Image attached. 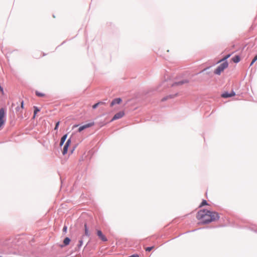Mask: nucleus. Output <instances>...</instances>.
<instances>
[{"mask_svg":"<svg viewBox=\"0 0 257 257\" xmlns=\"http://www.w3.org/2000/svg\"><path fill=\"white\" fill-rule=\"evenodd\" d=\"M196 218L198 220H200L202 223L207 224L218 220L219 216L216 212L202 209L198 212Z\"/></svg>","mask_w":257,"mask_h":257,"instance_id":"nucleus-1","label":"nucleus"},{"mask_svg":"<svg viewBox=\"0 0 257 257\" xmlns=\"http://www.w3.org/2000/svg\"><path fill=\"white\" fill-rule=\"evenodd\" d=\"M228 66V64L227 61H224L220 65H219L214 71V73L217 75H220L225 69H226Z\"/></svg>","mask_w":257,"mask_h":257,"instance_id":"nucleus-2","label":"nucleus"},{"mask_svg":"<svg viewBox=\"0 0 257 257\" xmlns=\"http://www.w3.org/2000/svg\"><path fill=\"white\" fill-rule=\"evenodd\" d=\"M5 110L3 108L0 109V122L1 124H4L5 119Z\"/></svg>","mask_w":257,"mask_h":257,"instance_id":"nucleus-3","label":"nucleus"},{"mask_svg":"<svg viewBox=\"0 0 257 257\" xmlns=\"http://www.w3.org/2000/svg\"><path fill=\"white\" fill-rule=\"evenodd\" d=\"M97 234L99 238L102 240L103 241H106L107 240V238L105 237L104 235L103 234L101 231L98 230H97Z\"/></svg>","mask_w":257,"mask_h":257,"instance_id":"nucleus-4","label":"nucleus"},{"mask_svg":"<svg viewBox=\"0 0 257 257\" xmlns=\"http://www.w3.org/2000/svg\"><path fill=\"white\" fill-rule=\"evenodd\" d=\"M124 113L123 111H120L119 112H117L113 116V117L111 121H113V120L120 118L124 115Z\"/></svg>","mask_w":257,"mask_h":257,"instance_id":"nucleus-5","label":"nucleus"},{"mask_svg":"<svg viewBox=\"0 0 257 257\" xmlns=\"http://www.w3.org/2000/svg\"><path fill=\"white\" fill-rule=\"evenodd\" d=\"M94 122H90L87 124H86L85 125H83L82 126H81L78 128V131L79 132H81L82 131L84 130L85 128H87L88 127H89L90 126H92L94 125Z\"/></svg>","mask_w":257,"mask_h":257,"instance_id":"nucleus-6","label":"nucleus"},{"mask_svg":"<svg viewBox=\"0 0 257 257\" xmlns=\"http://www.w3.org/2000/svg\"><path fill=\"white\" fill-rule=\"evenodd\" d=\"M235 95V93L234 91H231L230 93L224 92L221 94V97L223 98H228L232 96H234Z\"/></svg>","mask_w":257,"mask_h":257,"instance_id":"nucleus-7","label":"nucleus"},{"mask_svg":"<svg viewBox=\"0 0 257 257\" xmlns=\"http://www.w3.org/2000/svg\"><path fill=\"white\" fill-rule=\"evenodd\" d=\"M121 102V99L120 98L114 99L110 103V106H112L116 104H119Z\"/></svg>","mask_w":257,"mask_h":257,"instance_id":"nucleus-8","label":"nucleus"},{"mask_svg":"<svg viewBox=\"0 0 257 257\" xmlns=\"http://www.w3.org/2000/svg\"><path fill=\"white\" fill-rule=\"evenodd\" d=\"M231 60L234 63H238L240 61V57L238 56H235Z\"/></svg>","mask_w":257,"mask_h":257,"instance_id":"nucleus-9","label":"nucleus"},{"mask_svg":"<svg viewBox=\"0 0 257 257\" xmlns=\"http://www.w3.org/2000/svg\"><path fill=\"white\" fill-rule=\"evenodd\" d=\"M71 144V140L70 139L68 140L66 144H65V154L67 153L68 147Z\"/></svg>","mask_w":257,"mask_h":257,"instance_id":"nucleus-10","label":"nucleus"},{"mask_svg":"<svg viewBox=\"0 0 257 257\" xmlns=\"http://www.w3.org/2000/svg\"><path fill=\"white\" fill-rule=\"evenodd\" d=\"M34 116L33 117L34 118L36 116V114L40 111V109L36 106H34Z\"/></svg>","mask_w":257,"mask_h":257,"instance_id":"nucleus-11","label":"nucleus"},{"mask_svg":"<svg viewBox=\"0 0 257 257\" xmlns=\"http://www.w3.org/2000/svg\"><path fill=\"white\" fill-rule=\"evenodd\" d=\"M36 94L37 96H39V97H44L45 96V94L43 93H42V92H40L38 91H36Z\"/></svg>","mask_w":257,"mask_h":257,"instance_id":"nucleus-12","label":"nucleus"},{"mask_svg":"<svg viewBox=\"0 0 257 257\" xmlns=\"http://www.w3.org/2000/svg\"><path fill=\"white\" fill-rule=\"evenodd\" d=\"M103 104V102H97V103H96L94 104L92 106V108H93V109H95V108H96V107H97L99 104Z\"/></svg>","mask_w":257,"mask_h":257,"instance_id":"nucleus-13","label":"nucleus"},{"mask_svg":"<svg viewBox=\"0 0 257 257\" xmlns=\"http://www.w3.org/2000/svg\"><path fill=\"white\" fill-rule=\"evenodd\" d=\"M84 227H85V234L86 235L88 236L89 235V231H88V229L87 228L86 224H85Z\"/></svg>","mask_w":257,"mask_h":257,"instance_id":"nucleus-14","label":"nucleus"},{"mask_svg":"<svg viewBox=\"0 0 257 257\" xmlns=\"http://www.w3.org/2000/svg\"><path fill=\"white\" fill-rule=\"evenodd\" d=\"M188 81L185 80V81H179V82H178L177 83H176V85H182L184 83H187Z\"/></svg>","mask_w":257,"mask_h":257,"instance_id":"nucleus-15","label":"nucleus"},{"mask_svg":"<svg viewBox=\"0 0 257 257\" xmlns=\"http://www.w3.org/2000/svg\"><path fill=\"white\" fill-rule=\"evenodd\" d=\"M207 205H208L207 201L206 200H204L202 201L201 205H200V207H202L203 206Z\"/></svg>","mask_w":257,"mask_h":257,"instance_id":"nucleus-16","label":"nucleus"},{"mask_svg":"<svg viewBox=\"0 0 257 257\" xmlns=\"http://www.w3.org/2000/svg\"><path fill=\"white\" fill-rule=\"evenodd\" d=\"M154 248V246L147 247L145 248V250L147 251H150Z\"/></svg>","mask_w":257,"mask_h":257,"instance_id":"nucleus-17","label":"nucleus"},{"mask_svg":"<svg viewBox=\"0 0 257 257\" xmlns=\"http://www.w3.org/2000/svg\"><path fill=\"white\" fill-rule=\"evenodd\" d=\"M70 241V239L68 237H65V245L68 244Z\"/></svg>","mask_w":257,"mask_h":257,"instance_id":"nucleus-18","label":"nucleus"},{"mask_svg":"<svg viewBox=\"0 0 257 257\" xmlns=\"http://www.w3.org/2000/svg\"><path fill=\"white\" fill-rule=\"evenodd\" d=\"M64 142V136H63L61 139V142H60V145L61 146H62V145L63 144Z\"/></svg>","mask_w":257,"mask_h":257,"instance_id":"nucleus-19","label":"nucleus"},{"mask_svg":"<svg viewBox=\"0 0 257 257\" xmlns=\"http://www.w3.org/2000/svg\"><path fill=\"white\" fill-rule=\"evenodd\" d=\"M172 98L171 96H168L164 97V98H162V101H165V100H166L167 99H168V98Z\"/></svg>","mask_w":257,"mask_h":257,"instance_id":"nucleus-20","label":"nucleus"},{"mask_svg":"<svg viewBox=\"0 0 257 257\" xmlns=\"http://www.w3.org/2000/svg\"><path fill=\"white\" fill-rule=\"evenodd\" d=\"M230 55L229 54V55H226L224 58H223L221 61H224L225 60H226V59H227L228 58H229L230 57Z\"/></svg>","mask_w":257,"mask_h":257,"instance_id":"nucleus-21","label":"nucleus"},{"mask_svg":"<svg viewBox=\"0 0 257 257\" xmlns=\"http://www.w3.org/2000/svg\"><path fill=\"white\" fill-rule=\"evenodd\" d=\"M83 244V241L82 240H80L79 241V244H78V246L79 247H80Z\"/></svg>","mask_w":257,"mask_h":257,"instance_id":"nucleus-22","label":"nucleus"},{"mask_svg":"<svg viewBox=\"0 0 257 257\" xmlns=\"http://www.w3.org/2000/svg\"><path fill=\"white\" fill-rule=\"evenodd\" d=\"M59 124V122H57V123L56 124V126H55V130H56Z\"/></svg>","mask_w":257,"mask_h":257,"instance_id":"nucleus-23","label":"nucleus"},{"mask_svg":"<svg viewBox=\"0 0 257 257\" xmlns=\"http://www.w3.org/2000/svg\"><path fill=\"white\" fill-rule=\"evenodd\" d=\"M255 61H256V60H254V59H252V61H251V63H250V65L251 66V65H253V64Z\"/></svg>","mask_w":257,"mask_h":257,"instance_id":"nucleus-24","label":"nucleus"},{"mask_svg":"<svg viewBox=\"0 0 257 257\" xmlns=\"http://www.w3.org/2000/svg\"><path fill=\"white\" fill-rule=\"evenodd\" d=\"M75 148V147H73V148L71 150V152H70L71 154H72V153H73V151L74 150Z\"/></svg>","mask_w":257,"mask_h":257,"instance_id":"nucleus-25","label":"nucleus"},{"mask_svg":"<svg viewBox=\"0 0 257 257\" xmlns=\"http://www.w3.org/2000/svg\"><path fill=\"white\" fill-rule=\"evenodd\" d=\"M23 107H24V102H23V101H22V102H21V107H22V108H23Z\"/></svg>","mask_w":257,"mask_h":257,"instance_id":"nucleus-26","label":"nucleus"},{"mask_svg":"<svg viewBox=\"0 0 257 257\" xmlns=\"http://www.w3.org/2000/svg\"><path fill=\"white\" fill-rule=\"evenodd\" d=\"M254 60H257V55L253 58Z\"/></svg>","mask_w":257,"mask_h":257,"instance_id":"nucleus-27","label":"nucleus"},{"mask_svg":"<svg viewBox=\"0 0 257 257\" xmlns=\"http://www.w3.org/2000/svg\"><path fill=\"white\" fill-rule=\"evenodd\" d=\"M62 154L64 155V148H63V150H62Z\"/></svg>","mask_w":257,"mask_h":257,"instance_id":"nucleus-28","label":"nucleus"},{"mask_svg":"<svg viewBox=\"0 0 257 257\" xmlns=\"http://www.w3.org/2000/svg\"><path fill=\"white\" fill-rule=\"evenodd\" d=\"M3 91V89L2 88V87L0 86V91Z\"/></svg>","mask_w":257,"mask_h":257,"instance_id":"nucleus-29","label":"nucleus"},{"mask_svg":"<svg viewBox=\"0 0 257 257\" xmlns=\"http://www.w3.org/2000/svg\"><path fill=\"white\" fill-rule=\"evenodd\" d=\"M66 137H67V135H65V139H66Z\"/></svg>","mask_w":257,"mask_h":257,"instance_id":"nucleus-30","label":"nucleus"},{"mask_svg":"<svg viewBox=\"0 0 257 257\" xmlns=\"http://www.w3.org/2000/svg\"><path fill=\"white\" fill-rule=\"evenodd\" d=\"M0 257H2V256H0Z\"/></svg>","mask_w":257,"mask_h":257,"instance_id":"nucleus-31","label":"nucleus"}]
</instances>
